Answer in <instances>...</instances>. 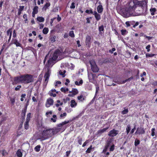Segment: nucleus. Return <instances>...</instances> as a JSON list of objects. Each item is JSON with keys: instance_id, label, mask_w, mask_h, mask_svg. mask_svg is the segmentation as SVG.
<instances>
[{"instance_id": "nucleus-31", "label": "nucleus", "mask_w": 157, "mask_h": 157, "mask_svg": "<svg viewBox=\"0 0 157 157\" xmlns=\"http://www.w3.org/2000/svg\"><path fill=\"white\" fill-rule=\"evenodd\" d=\"M57 119L56 116L55 115H54L53 116V117L51 118V120L53 122H55L56 121V119Z\"/></svg>"}, {"instance_id": "nucleus-22", "label": "nucleus", "mask_w": 157, "mask_h": 157, "mask_svg": "<svg viewBox=\"0 0 157 157\" xmlns=\"http://www.w3.org/2000/svg\"><path fill=\"white\" fill-rule=\"evenodd\" d=\"M69 121H64V122H62L61 123H60L58 124V126L59 127H61L63 125L66 124L69 122Z\"/></svg>"}, {"instance_id": "nucleus-55", "label": "nucleus", "mask_w": 157, "mask_h": 157, "mask_svg": "<svg viewBox=\"0 0 157 157\" xmlns=\"http://www.w3.org/2000/svg\"><path fill=\"white\" fill-rule=\"evenodd\" d=\"M76 42H77V44L78 45V47H80L81 46V44H80V42L79 40H77V41Z\"/></svg>"}, {"instance_id": "nucleus-33", "label": "nucleus", "mask_w": 157, "mask_h": 157, "mask_svg": "<svg viewBox=\"0 0 157 157\" xmlns=\"http://www.w3.org/2000/svg\"><path fill=\"white\" fill-rule=\"evenodd\" d=\"M31 113H29L27 114L26 121H29L31 118Z\"/></svg>"}, {"instance_id": "nucleus-26", "label": "nucleus", "mask_w": 157, "mask_h": 157, "mask_svg": "<svg viewBox=\"0 0 157 157\" xmlns=\"http://www.w3.org/2000/svg\"><path fill=\"white\" fill-rule=\"evenodd\" d=\"M49 30L48 28L45 27L43 30V33L45 34H46L48 33Z\"/></svg>"}, {"instance_id": "nucleus-11", "label": "nucleus", "mask_w": 157, "mask_h": 157, "mask_svg": "<svg viewBox=\"0 0 157 157\" xmlns=\"http://www.w3.org/2000/svg\"><path fill=\"white\" fill-rule=\"evenodd\" d=\"M55 93H58L56 91L55 89H52L48 93V94L51 96L55 97L56 96V94Z\"/></svg>"}, {"instance_id": "nucleus-53", "label": "nucleus", "mask_w": 157, "mask_h": 157, "mask_svg": "<svg viewBox=\"0 0 157 157\" xmlns=\"http://www.w3.org/2000/svg\"><path fill=\"white\" fill-rule=\"evenodd\" d=\"M150 45H148L146 47V49H147V52H149L150 51Z\"/></svg>"}, {"instance_id": "nucleus-64", "label": "nucleus", "mask_w": 157, "mask_h": 157, "mask_svg": "<svg viewBox=\"0 0 157 157\" xmlns=\"http://www.w3.org/2000/svg\"><path fill=\"white\" fill-rule=\"evenodd\" d=\"M32 100L34 102H35V101H37V100H36V98L34 97H33V98H32Z\"/></svg>"}, {"instance_id": "nucleus-23", "label": "nucleus", "mask_w": 157, "mask_h": 157, "mask_svg": "<svg viewBox=\"0 0 157 157\" xmlns=\"http://www.w3.org/2000/svg\"><path fill=\"white\" fill-rule=\"evenodd\" d=\"M82 83L83 81L82 79L79 81V82H78V81H76L75 82V84L77 86L82 85Z\"/></svg>"}, {"instance_id": "nucleus-8", "label": "nucleus", "mask_w": 157, "mask_h": 157, "mask_svg": "<svg viewBox=\"0 0 157 157\" xmlns=\"http://www.w3.org/2000/svg\"><path fill=\"white\" fill-rule=\"evenodd\" d=\"M54 102V101L52 99L49 98H48L46 101L45 105L47 107H49L51 105H53Z\"/></svg>"}, {"instance_id": "nucleus-44", "label": "nucleus", "mask_w": 157, "mask_h": 157, "mask_svg": "<svg viewBox=\"0 0 157 157\" xmlns=\"http://www.w3.org/2000/svg\"><path fill=\"white\" fill-rule=\"evenodd\" d=\"M15 98H11L10 99V101L11 102V103L13 104H14L15 102Z\"/></svg>"}, {"instance_id": "nucleus-16", "label": "nucleus", "mask_w": 157, "mask_h": 157, "mask_svg": "<svg viewBox=\"0 0 157 157\" xmlns=\"http://www.w3.org/2000/svg\"><path fill=\"white\" fill-rule=\"evenodd\" d=\"M71 106L72 108L74 107L77 105V104L74 100H72L71 101Z\"/></svg>"}, {"instance_id": "nucleus-42", "label": "nucleus", "mask_w": 157, "mask_h": 157, "mask_svg": "<svg viewBox=\"0 0 157 157\" xmlns=\"http://www.w3.org/2000/svg\"><path fill=\"white\" fill-rule=\"evenodd\" d=\"M121 31L122 35H125L126 34L127 31L126 30L122 29L121 30Z\"/></svg>"}, {"instance_id": "nucleus-54", "label": "nucleus", "mask_w": 157, "mask_h": 157, "mask_svg": "<svg viewBox=\"0 0 157 157\" xmlns=\"http://www.w3.org/2000/svg\"><path fill=\"white\" fill-rule=\"evenodd\" d=\"M116 50V49L115 48H112V50H110L109 51V52L111 53H113V52L115 51Z\"/></svg>"}, {"instance_id": "nucleus-36", "label": "nucleus", "mask_w": 157, "mask_h": 157, "mask_svg": "<svg viewBox=\"0 0 157 157\" xmlns=\"http://www.w3.org/2000/svg\"><path fill=\"white\" fill-rule=\"evenodd\" d=\"M69 34V36L71 37H75V35L73 31H70Z\"/></svg>"}, {"instance_id": "nucleus-21", "label": "nucleus", "mask_w": 157, "mask_h": 157, "mask_svg": "<svg viewBox=\"0 0 157 157\" xmlns=\"http://www.w3.org/2000/svg\"><path fill=\"white\" fill-rule=\"evenodd\" d=\"M109 127H107L106 128H104L102 129H101L98 131V132L99 134H101L103 133Z\"/></svg>"}, {"instance_id": "nucleus-4", "label": "nucleus", "mask_w": 157, "mask_h": 157, "mask_svg": "<svg viewBox=\"0 0 157 157\" xmlns=\"http://www.w3.org/2000/svg\"><path fill=\"white\" fill-rule=\"evenodd\" d=\"M60 54V51L59 50H56L54 53L52 57L50 58L49 60L48 61V64H50L53 61L56 60L58 56Z\"/></svg>"}, {"instance_id": "nucleus-63", "label": "nucleus", "mask_w": 157, "mask_h": 157, "mask_svg": "<svg viewBox=\"0 0 157 157\" xmlns=\"http://www.w3.org/2000/svg\"><path fill=\"white\" fill-rule=\"evenodd\" d=\"M44 25L43 24H40V29H42L44 27Z\"/></svg>"}, {"instance_id": "nucleus-35", "label": "nucleus", "mask_w": 157, "mask_h": 157, "mask_svg": "<svg viewBox=\"0 0 157 157\" xmlns=\"http://www.w3.org/2000/svg\"><path fill=\"white\" fill-rule=\"evenodd\" d=\"M155 128H153L151 129V135L152 136H154L155 135Z\"/></svg>"}, {"instance_id": "nucleus-57", "label": "nucleus", "mask_w": 157, "mask_h": 157, "mask_svg": "<svg viewBox=\"0 0 157 157\" xmlns=\"http://www.w3.org/2000/svg\"><path fill=\"white\" fill-rule=\"evenodd\" d=\"M82 138H79L78 140V143L79 144L81 145L82 144Z\"/></svg>"}, {"instance_id": "nucleus-20", "label": "nucleus", "mask_w": 157, "mask_h": 157, "mask_svg": "<svg viewBox=\"0 0 157 157\" xmlns=\"http://www.w3.org/2000/svg\"><path fill=\"white\" fill-rule=\"evenodd\" d=\"M16 154L18 157H21L22 156V153L20 149H18L17 150Z\"/></svg>"}, {"instance_id": "nucleus-38", "label": "nucleus", "mask_w": 157, "mask_h": 157, "mask_svg": "<svg viewBox=\"0 0 157 157\" xmlns=\"http://www.w3.org/2000/svg\"><path fill=\"white\" fill-rule=\"evenodd\" d=\"M128 109H124V110L121 113L122 114H124L127 113H128Z\"/></svg>"}, {"instance_id": "nucleus-2", "label": "nucleus", "mask_w": 157, "mask_h": 157, "mask_svg": "<svg viewBox=\"0 0 157 157\" xmlns=\"http://www.w3.org/2000/svg\"><path fill=\"white\" fill-rule=\"evenodd\" d=\"M33 81V78L32 75L29 74H26L14 77L13 78V83L28 84Z\"/></svg>"}, {"instance_id": "nucleus-60", "label": "nucleus", "mask_w": 157, "mask_h": 157, "mask_svg": "<svg viewBox=\"0 0 157 157\" xmlns=\"http://www.w3.org/2000/svg\"><path fill=\"white\" fill-rule=\"evenodd\" d=\"M144 36H145L146 38H147L149 40L152 38V37L147 36H146V35H144Z\"/></svg>"}, {"instance_id": "nucleus-19", "label": "nucleus", "mask_w": 157, "mask_h": 157, "mask_svg": "<svg viewBox=\"0 0 157 157\" xmlns=\"http://www.w3.org/2000/svg\"><path fill=\"white\" fill-rule=\"evenodd\" d=\"M7 33L8 35H10V37L8 41H9L11 39L12 36V29H10L7 31Z\"/></svg>"}, {"instance_id": "nucleus-29", "label": "nucleus", "mask_w": 157, "mask_h": 157, "mask_svg": "<svg viewBox=\"0 0 157 157\" xmlns=\"http://www.w3.org/2000/svg\"><path fill=\"white\" fill-rule=\"evenodd\" d=\"M130 130H131L130 126L129 124H128V125H127V127L126 128V132H127V134H128Z\"/></svg>"}, {"instance_id": "nucleus-13", "label": "nucleus", "mask_w": 157, "mask_h": 157, "mask_svg": "<svg viewBox=\"0 0 157 157\" xmlns=\"http://www.w3.org/2000/svg\"><path fill=\"white\" fill-rule=\"evenodd\" d=\"M93 14L94 15L97 21H98L101 19V16L96 11H94L93 13Z\"/></svg>"}, {"instance_id": "nucleus-52", "label": "nucleus", "mask_w": 157, "mask_h": 157, "mask_svg": "<svg viewBox=\"0 0 157 157\" xmlns=\"http://www.w3.org/2000/svg\"><path fill=\"white\" fill-rule=\"evenodd\" d=\"M52 111H51L49 112H47L46 113V116H48L49 114L52 115Z\"/></svg>"}, {"instance_id": "nucleus-50", "label": "nucleus", "mask_w": 157, "mask_h": 157, "mask_svg": "<svg viewBox=\"0 0 157 157\" xmlns=\"http://www.w3.org/2000/svg\"><path fill=\"white\" fill-rule=\"evenodd\" d=\"M75 3L72 2L71 4V6H70V8L71 9H74L75 7Z\"/></svg>"}, {"instance_id": "nucleus-41", "label": "nucleus", "mask_w": 157, "mask_h": 157, "mask_svg": "<svg viewBox=\"0 0 157 157\" xmlns=\"http://www.w3.org/2000/svg\"><path fill=\"white\" fill-rule=\"evenodd\" d=\"M26 96V94H22L21 95V101H24V98H25Z\"/></svg>"}, {"instance_id": "nucleus-45", "label": "nucleus", "mask_w": 157, "mask_h": 157, "mask_svg": "<svg viewBox=\"0 0 157 157\" xmlns=\"http://www.w3.org/2000/svg\"><path fill=\"white\" fill-rule=\"evenodd\" d=\"M7 154V153L5 150H3L2 152V155L3 156H5Z\"/></svg>"}, {"instance_id": "nucleus-32", "label": "nucleus", "mask_w": 157, "mask_h": 157, "mask_svg": "<svg viewBox=\"0 0 157 157\" xmlns=\"http://www.w3.org/2000/svg\"><path fill=\"white\" fill-rule=\"evenodd\" d=\"M40 145H37L35 148V150L36 152H39L40 150Z\"/></svg>"}, {"instance_id": "nucleus-9", "label": "nucleus", "mask_w": 157, "mask_h": 157, "mask_svg": "<svg viewBox=\"0 0 157 157\" xmlns=\"http://www.w3.org/2000/svg\"><path fill=\"white\" fill-rule=\"evenodd\" d=\"M118 130L113 129L109 132L108 135L110 136L113 137L117 135L118 134Z\"/></svg>"}, {"instance_id": "nucleus-59", "label": "nucleus", "mask_w": 157, "mask_h": 157, "mask_svg": "<svg viewBox=\"0 0 157 157\" xmlns=\"http://www.w3.org/2000/svg\"><path fill=\"white\" fill-rule=\"evenodd\" d=\"M16 36V33L15 32V31L14 30V31L13 32V37L15 38Z\"/></svg>"}, {"instance_id": "nucleus-58", "label": "nucleus", "mask_w": 157, "mask_h": 157, "mask_svg": "<svg viewBox=\"0 0 157 157\" xmlns=\"http://www.w3.org/2000/svg\"><path fill=\"white\" fill-rule=\"evenodd\" d=\"M61 84V82L60 81H57L56 82L55 86H57L58 84Z\"/></svg>"}, {"instance_id": "nucleus-39", "label": "nucleus", "mask_w": 157, "mask_h": 157, "mask_svg": "<svg viewBox=\"0 0 157 157\" xmlns=\"http://www.w3.org/2000/svg\"><path fill=\"white\" fill-rule=\"evenodd\" d=\"M65 71H63V72H62L61 71H60L59 72V74L62 75L63 77H64L65 76L64 73H65Z\"/></svg>"}, {"instance_id": "nucleus-61", "label": "nucleus", "mask_w": 157, "mask_h": 157, "mask_svg": "<svg viewBox=\"0 0 157 157\" xmlns=\"http://www.w3.org/2000/svg\"><path fill=\"white\" fill-rule=\"evenodd\" d=\"M70 98H69L67 97L65 100V102L66 103L67 101H70Z\"/></svg>"}, {"instance_id": "nucleus-46", "label": "nucleus", "mask_w": 157, "mask_h": 157, "mask_svg": "<svg viewBox=\"0 0 157 157\" xmlns=\"http://www.w3.org/2000/svg\"><path fill=\"white\" fill-rule=\"evenodd\" d=\"M24 9V6H19V8L18 9V10L21 11V12Z\"/></svg>"}, {"instance_id": "nucleus-27", "label": "nucleus", "mask_w": 157, "mask_h": 157, "mask_svg": "<svg viewBox=\"0 0 157 157\" xmlns=\"http://www.w3.org/2000/svg\"><path fill=\"white\" fill-rule=\"evenodd\" d=\"M29 121H26L25 123L24 126H25V128L26 129H27L29 128Z\"/></svg>"}, {"instance_id": "nucleus-37", "label": "nucleus", "mask_w": 157, "mask_h": 157, "mask_svg": "<svg viewBox=\"0 0 157 157\" xmlns=\"http://www.w3.org/2000/svg\"><path fill=\"white\" fill-rule=\"evenodd\" d=\"M140 141L139 140L136 139L135 141V145L136 146H137L139 144H140Z\"/></svg>"}, {"instance_id": "nucleus-1", "label": "nucleus", "mask_w": 157, "mask_h": 157, "mask_svg": "<svg viewBox=\"0 0 157 157\" xmlns=\"http://www.w3.org/2000/svg\"><path fill=\"white\" fill-rule=\"evenodd\" d=\"M128 7H127L123 13L125 17L130 16H134L136 15L134 13L135 9L137 6H140L141 2L137 0H133L128 3Z\"/></svg>"}, {"instance_id": "nucleus-51", "label": "nucleus", "mask_w": 157, "mask_h": 157, "mask_svg": "<svg viewBox=\"0 0 157 157\" xmlns=\"http://www.w3.org/2000/svg\"><path fill=\"white\" fill-rule=\"evenodd\" d=\"M67 115V114L66 113H64L63 114H61L60 115V117H61L62 118L63 117H66Z\"/></svg>"}, {"instance_id": "nucleus-6", "label": "nucleus", "mask_w": 157, "mask_h": 157, "mask_svg": "<svg viewBox=\"0 0 157 157\" xmlns=\"http://www.w3.org/2000/svg\"><path fill=\"white\" fill-rule=\"evenodd\" d=\"M70 94L68 96L69 97H73L77 94L78 93V90L76 89L72 88L71 91H69Z\"/></svg>"}, {"instance_id": "nucleus-14", "label": "nucleus", "mask_w": 157, "mask_h": 157, "mask_svg": "<svg viewBox=\"0 0 157 157\" xmlns=\"http://www.w3.org/2000/svg\"><path fill=\"white\" fill-rule=\"evenodd\" d=\"M103 8L101 5H99L97 8L98 12L99 13H101L103 10Z\"/></svg>"}, {"instance_id": "nucleus-12", "label": "nucleus", "mask_w": 157, "mask_h": 157, "mask_svg": "<svg viewBox=\"0 0 157 157\" xmlns=\"http://www.w3.org/2000/svg\"><path fill=\"white\" fill-rule=\"evenodd\" d=\"M132 78H133L132 77H131V78H129L128 79H126L125 80L123 81L117 80V81H114V82H116L118 84H121L125 83L128 80H130L131 79H132Z\"/></svg>"}, {"instance_id": "nucleus-28", "label": "nucleus", "mask_w": 157, "mask_h": 157, "mask_svg": "<svg viewBox=\"0 0 157 157\" xmlns=\"http://www.w3.org/2000/svg\"><path fill=\"white\" fill-rule=\"evenodd\" d=\"M37 20L40 22H44V18L40 17H37Z\"/></svg>"}, {"instance_id": "nucleus-5", "label": "nucleus", "mask_w": 157, "mask_h": 157, "mask_svg": "<svg viewBox=\"0 0 157 157\" xmlns=\"http://www.w3.org/2000/svg\"><path fill=\"white\" fill-rule=\"evenodd\" d=\"M90 64L91 66V69L94 72H97L99 69L97 65H96L95 62L94 60H92L90 61Z\"/></svg>"}, {"instance_id": "nucleus-15", "label": "nucleus", "mask_w": 157, "mask_h": 157, "mask_svg": "<svg viewBox=\"0 0 157 157\" xmlns=\"http://www.w3.org/2000/svg\"><path fill=\"white\" fill-rule=\"evenodd\" d=\"M77 99L78 100L81 102H83L85 99V97L82 95H81L80 96L77 97Z\"/></svg>"}, {"instance_id": "nucleus-10", "label": "nucleus", "mask_w": 157, "mask_h": 157, "mask_svg": "<svg viewBox=\"0 0 157 157\" xmlns=\"http://www.w3.org/2000/svg\"><path fill=\"white\" fill-rule=\"evenodd\" d=\"M145 131L144 128L141 127L138 128L135 133L136 134H143L145 133Z\"/></svg>"}, {"instance_id": "nucleus-7", "label": "nucleus", "mask_w": 157, "mask_h": 157, "mask_svg": "<svg viewBox=\"0 0 157 157\" xmlns=\"http://www.w3.org/2000/svg\"><path fill=\"white\" fill-rule=\"evenodd\" d=\"M50 70L48 69V71L45 73L44 77V78H45L44 83L46 85L47 84L48 82V80L50 76Z\"/></svg>"}, {"instance_id": "nucleus-48", "label": "nucleus", "mask_w": 157, "mask_h": 157, "mask_svg": "<svg viewBox=\"0 0 157 157\" xmlns=\"http://www.w3.org/2000/svg\"><path fill=\"white\" fill-rule=\"evenodd\" d=\"M114 144L112 145L110 148V151H113L114 149Z\"/></svg>"}, {"instance_id": "nucleus-17", "label": "nucleus", "mask_w": 157, "mask_h": 157, "mask_svg": "<svg viewBox=\"0 0 157 157\" xmlns=\"http://www.w3.org/2000/svg\"><path fill=\"white\" fill-rule=\"evenodd\" d=\"M91 37L90 36H87L86 37V45H89L90 43V41L91 40Z\"/></svg>"}, {"instance_id": "nucleus-40", "label": "nucleus", "mask_w": 157, "mask_h": 157, "mask_svg": "<svg viewBox=\"0 0 157 157\" xmlns=\"http://www.w3.org/2000/svg\"><path fill=\"white\" fill-rule=\"evenodd\" d=\"M14 43L17 46H20V44L16 40H14Z\"/></svg>"}, {"instance_id": "nucleus-34", "label": "nucleus", "mask_w": 157, "mask_h": 157, "mask_svg": "<svg viewBox=\"0 0 157 157\" xmlns=\"http://www.w3.org/2000/svg\"><path fill=\"white\" fill-rule=\"evenodd\" d=\"M92 149V146L91 145L89 147L87 150L86 151V152L87 153H90L91 150Z\"/></svg>"}, {"instance_id": "nucleus-47", "label": "nucleus", "mask_w": 157, "mask_h": 157, "mask_svg": "<svg viewBox=\"0 0 157 157\" xmlns=\"http://www.w3.org/2000/svg\"><path fill=\"white\" fill-rule=\"evenodd\" d=\"M89 142V141L88 140H86V141L82 145V147H85Z\"/></svg>"}, {"instance_id": "nucleus-3", "label": "nucleus", "mask_w": 157, "mask_h": 157, "mask_svg": "<svg viewBox=\"0 0 157 157\" xmlns=\"http://www.w3.org/2000/svg\"><path fill=\"white\" fill-rule=\"evenodd\" d=\"M59 131L58 128H49L44 130L42 134V137L43 139L45 140L56 134Z\"/></svg>"}, {"instance_id": "nucleus-62", "label": "nucleus", "mask_w": 157, "mask_h": 157, "mask_svg": "<svg viewBox=\"0 0 157 157\" xmlns=\"http://www.w3.org/2000/svg\"><path fill=\"white\" fill-rule=\"evenodd\" d=\"M135 129H136L135 127H134V128H133L132 129V130H131L130 133L132 134L134 132V131Z\"/></svg>"}, {"instance_id": "nucleus-49", "label": "nucleus", "mask_w": 157, "mask_h": 157, "mask_svg": "<svg viewBox=\"0 0 157 157\" xmlns=\"http://www.w3.org/2000/svg\"><path fill=\"white\" fill-rule=\"evenodd\" d=\"M21 87V86L20 85L17 86L15 88V90L16 91L19 90L20 88Z\"/></svg>"}, {"instance_id": "nucleus-18", "label": "nucleus", "mask_w": 157, "mask_h": 157, "mask_svg": "<svg viewBox=\"0 0 157 157\" xmlns=\"http://www.w3.org/2000/svg\"><path fill=\"white\" fill-rule=\"evenodd\" d=\"M38 7L37 6H35L33 9V16H33L35 14H36L38 13Z\"/></svg>"}, {"instance_id": "nucleus-25", "label": "nucleus", "mask_w": 157, "mask_h": 157, "mask_svg": "<svg viewBox=\"0 0 157 157\" xmlns=\"http://www.w3.org/2000/svg\"><path fill=\"white\" fill-rule=\"evenodd\" d=\"M156 10V9L155 8H152L150 9V11L151 12V14L152 15H154L155 14V12Z\"/></svg>"}, {"instance_id": "nucleus-43", "label": "nucleus", "mask_w": 157, "mask_h": 157, "mask_svg": "<svg viewBox=\"0 0 157 157\" xmlns=\"http://www.w3.org/2000/svg\"><path fill=\"white\" fill-rule=\"evenodd\" d=\"M99 30L101 32V31H103L104 30V27L103 26H101L99 27Z\"/></svg>"}, {"instance_id": "nucleus-30", "label": "nucleus", "mask_w": 157, "mask_h": 157, "mask_svg": "<svg viewBox=\"0 0 157 157\" xmlns=\"http://www.w3.org/2000/svg\"><path fill=\"white\" fill-rule=\"evenodd\" d=\"M61 90L62 92L65 93L66 92L68 91L69 90V89L67 88H66L65 87H62L61 88Z\"/></svg>"}, {"instance_id": "nucleus-24", "label": "nucleus", "mask_w": 157, "mask_h": 157, "mask_svg": "<svg viewBox=\"0 0 157 157\" xmlns=\"http://www.w3.org/2000/svg\"><path fill=\"white\" fill-rule=\"evenodd\" d=\"M56 36L55 35H53L50 36V40L51 42H53L56 41Z\"/></svg>"}, {"instance_id": "nucleus-56", "label": "nucleus", "mask_w": 157, "mask_h": 157, "mask_svg": "<svg viewBox=\"0 0 157 157\" xmlns=\"http://www.w3.org/2000/svg\"><path fill=\"white\" fill-rule=\"evenodd\" d=\"M108 147H106L105 146V148L104 149V150L103 151V153H105V152L107 151V149H108Z\"/></svg>"}]
</instances>
